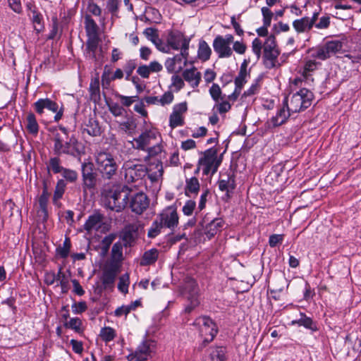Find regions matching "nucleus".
Wrapping results in <instances>:
<instances>
[{"label":"nucleus","mask_w":361,"mask_h":361,"mask_svg":"<svg viewBox=\"0 0 361 361\" xmlns=\"http://www.w3.org/2000/svg\"><path fill=\"white\" fill-rule=\"evenodd\" d=\"M71 247V240L69 238H66L63 246H59L56 250V254L63 259H66L68 257L70 250Z\"/></svg>","instance_id":"41"},{"label":"nucleus","mask_w":361,"mask_h":361,"mask_svg":"<svg viewBox=\"0 0 361 361\" xmlns=\"http://www.w3.org/2000/svg\"><path fill=\"white\" fill-rule=\"evenodd\" d=\"M129 286V274L126 273L119 277V282L118 283V289L123 293H127L128 291Z\"/></svg>","instance_id":"52"},{"label":"nucleus","mask_w":361,"mask_h":361,"mask_svg":"<svg viewBox=\"0 0 361 361\" xmlns=\"http://www.w3.org/2000/svg\"><path fill=\"white\" fill-rule=\"evenodd\" d=\"M118 272V268L116 264H111L104 269L101 277L104 289H112L114 288Z\"/></svg>","instance_id":"14"},{"label":"nucleus","mask_w":361,"mask_h":361,"mask_svg":"<svg viewBox=\"0 0 361 361\" xmlns=\"http://www.w3.org/2000/svg\"><path fill=\"white\" fill-rule=\"evenodd\" d=\"M247 76H250V73H245L242 72L238 73L234 80L235 86L238 87V89L242 90L243 88V86L247 82Z\"/></svg>","instance_id":"56"},{"label":"nucleus","mask_w":361,"mask_h":361,"mask_svg":"<svg viewBox=\"0 0 361 361\" xmlns=\"http://www.w3.org/2000/svg\"><path fill=\"white\" fill-rule=\"evenodd\" d=\"M81 175L83 192L94 190L97 184L98 174L92 162L85 161L82 163Z\"/></svg>","instance_id":"6"},{"label":"nucleus","mask_w":361,"mask_h":361,"mask_svg":"<svg viewBox=\"0 0 361 361\" xmlns=\"http://www.w3.org/2000/svg\"><path fill=\"white\" fill-rule=\"evenodd\" d=\"M276 46V37L274 35H271L264 42V51L279 50Z\"/></svg>","instance_id":"54"},{"label":"nucleus","mask_w":361,"mask_h":361,"mask_svg":"<svg viewBox=\"0 0 361 361\" xmlns=\"http://www.w3.org/2000/svg\"><path fill=\"white\" fill-rule=\"evenodd\" d=\"M283 240V235L272 234L269 236V245L271 247H275L278 244L281 243Z\"/></svg>","instance_id":"64"},{"label":"nucleus","mask_w":361,"mask_h":361,"mask_svg":"<svg viewBox=\"0 0 361 361\" xmlns=\"http://www.w3.org/2000/svg\"><path fill=\"white\" fill-rule=\"evenodd\" d=\"M152 342L143 341L134 352L127 356V358L129 361H146L152 357Z\"/></svg>","instance_id":"12"},{"label":"nucleus","mask_w":361,"mask_h":361,"mask_svg":"<svg viewBox=\"0 0 361 361\" xmlns=\"http://www.w3.org/2000/svg\"><path fill=\"white\" fill-rule=\"evenodd\" d=\"M49 195L50 193L49 192H42L38 200L40 209L39 212H41L40 216H42L43 221H47L48 219L47 204Z\"/></svg>","instance_id":"32"},{"label":"nucleus","mask_w":361,"mask_h":361,"mask_svg":"<svg viewBox=\"0 0 361 361\" xmlns=\"http://www.w3.org/2000/svg\"><path fill=\"white\" fill-rule=\"evenodd\" d=\"M192 325L199 327L200 335L202 338V341L197 347V350L202 351L216 337L219 331L218 326L208 316L199 317L194 321Z\"/></svg>","instance_id":"3"},{"label":"nucleus","mask_w":361,"mask_h":361,"mask_svg":"<svg viewBox=\"0 0 361 361\" xmlns=\"http://www.w3.org/2000/svg\"><path fill=\"white\" fill-rule=\"evenodd\" d=\"M188 110L187 102H183L176 104L173 108V112L169 116V126L172 128L183 126L185 123L182 114Z\"/></svg>","instance_id":"13"},{"label":"nucleus","mask_w":361,"mask_h":361,"mask_svg":"<svg viewBox=\"0 0 361 361\" xmlns=\"http://www.w3.org/2000/svg\"><path fill=\"white\" fill-rule=\"evenodd\" d=\"M60 156H55L51 157L49 161L48 169L51 170L54 173H61L65 167L61 166V161L59 158Z\"/></svg>","instance_id":"43"},{"label":"nucleus","mask_w":361,"mask_h":361,"mask_svg":"<svg viewBox=\"0 0 361 361\" xmlns=\"http://www.w3.org/2000/svg\"><path fill=\"white\" fill-rule=\"evenodd\" d=\"M133 191L127 185H117L109 190L106 195V206L109 209L120 212L128 204Z\"/></svg>","instance_id":"2"},{"label":"nucleus","mask_w":361,"mask_h":361,"mask_svg":"<svg viewBox=\"0 0 361 361\" xmlns=\"http://www.w3.org/2000/svg\"><path fill=\"white\" fill-rule=\"evenodd\" d=\"M158 257L159 250L156 248H152L144 252L140 264L144 267L153 264L157 262Z\"/></svg>","instance_id":"28"},{"label":"nucleus","mask_w":361,"mask_h":361,"mask_svg":"<svg viewBox=\"0 0 361 361\" xmlns=\"http://www.w3.org/2000/svg\"><path fill=\"white\" fill-rule=\"evenodd\" d=\"M219 189L222 192H226L225 197L227 200L230 199L231 194L235 189V177L234 174H228L227 179H220L218 180Z\"/></svg>","instance_id":"18"},{"label":"nucleus","mask_w":361,"mask_h":361,"mask_svg":"<svg viewBox=\"0 0 361 361\" xmlns=\"http://www.w3.org/2000/svg\"><path fill=\"white\" fill-rule=\"evenodd\" d=\"M57 278L59 281V285L61 288L62 293H66L68 290V280L67 279L65 274L62 271V267H59Z\"/></svg>","instance_id":"47"},{"label":"nucleus","mask_w":361,"mask_h":361,"mask_svg":"<svg viewBox=\"0 0 361 361\" xmlns=\"http://www.w3.org/2000/svg\"><path fill=\"white\" fill-rule=\"evenodd\" d=\"M125 176L128 182L142 180L147 174L148 169L144 164H134L132 161L124 164Z\"/></svg>","instance_id":"10"},{"label":"nucleus","mask_w":361,"mask_h":361,"mask_svg":"<svg viewBox=\"0 0 361 361\" xmlns=\"http://www.w3.org/2000/svg\"><path fill=\"white\" fill-rule=\"evenodd\" d=\"M61 176L65 179L64 180L73 183L76 182L78 178V174L76 171L64 168L63 170L61 171Z\"/></svg>","instance_id":"46"},{"label":"nucleus","mask_w":361,"mask_h":361,"mask_svg":"<svg viewBox=\"0 0 361 361\" xmlns=\"http://www.w3.org/2000/svg\"><path fill=\"white\" fill-rule=\"evenodd\" d=\"M53 141V151L56 156L66 154L74 158H80L85 154L84 146L74 135L64 138L63 135L56 133L54 135Z\"/></svg>","instance_id":"1"},{"label":"nucleus","mask_w":361,"mask_h":361,"mask_svg":"<svg viewBox=\"0 0 361 361\" xmlns=\"http://www.w3.org/2000/svg\"><path fill=\"white\" fill-rule=\"evenodd\" d=\"M57 102L48 97L39 99L33 104L35 111L39 115H42L44 109L55 112L57 110Z\"/></svg>","instance_id":"17"},{"label":"nucleus","mask_w":361,"mask_h":361,"mask_svg":"<svg viewBox=\"0 0 361 361\" xmlns=\"http://www.w3.org/2000/svg\"><path fill=\"white\" fill-rule=\"evenodd\" d=\"M89 91L91 99L94 102H99L101 99L99 78L98 73L97 74L96 77L92 78L90 84Z\"/></svg>","instance_id":"30"},{"label":"nucleus","mask_w":361,"mask_h":361,"mask_svg":"<svg viewBox=\"0 0 361 361\" xmlns=\"http://www.w3.org/2000/svg\"><path fill=\"white\" fill-rule=\"evenodd\" d=\"M99 41V37H87L85 51V54L87 58L94 61H98L96 52L98 49Z\"/></svg>","instance_id":"23"},{"label":"nucleus","mask_w":361,"mask_h":361,"mask_svg":"<svg viewBox=\"0 0 361 361\" xmlns=\"http://www.w3.org/2000/svg\"><path fill=\"white\" fill-rule=\"evenodd\" d=\"M116 335L115 330L110 326L102 328L99 334L102 341L106 343L113 341L115 338Z\"/></svg>","instance_id":"44"},{"label":"nucleus","mask_w":361,"mask_h":361,"mask_svg":"<svg viewBox=\"0 0 361 361\" xmlns=\"http://www.w3.org/2000/svg\"><path fill=\"white\" fill-rule=\"evenodd\" d=\"M185 298L188 303L185 305L184 312L190 314L200 304L199 288L196 281L193 279L188 281L185 286Z\"/></svg>","instance_id":"9"},{"label":"nucleus","mask_w":361,"mask_h":361,"mask_svg":"<svg viewBox=\"0 0 361 361\" xmlns=\"http://www.w3.org/2000/svg\"><path fill=\"white\" fill-rule=\"evenodd\" d=\"M150 139L149 132L142 133L138 137L134 139L135 144H133V147L136 149L144 150L149 145Z\"/></svg>","instance_id":"36"},{"label":"nucleus","mask_w":361,"mask_h":361,"mask_svg":"<svg viewBox=\"0 0 361 361\" xmlns=\"http://www.w3.org/2000/svg\"><path fill=\"white\" fill-rule=\"evenodd\" d=\"M293 26L298 33L310 31L312 27L308 21V17L305 16L300 19L295 20L293 22Z\"/></svg>","instance_id":"34"},{"label":"nucleus","mask_w":361,"mask_h":361,"mask_svg":"<svg viewBox=\"0 0 361 361\" xmlns=\"http://www.w3.org/2000/svg\"><path fill=\"white\" fill-rule=\"evenodd\" d=\"M82 320L78 317L71 318L69 321L63 322V326L66 329L74 330L76 333H81Z\"/></svg>","instance_id":"40"},{"label":"nucleus","mask_w":361,"mask_h":361,"mask_svg":"<svg viewBox=\"0 0 361 361\" xmlns=\"http://www.w3.org/2000/svg\"><path fill=\"white\" fill-rule=\"evenodd\" d=\"M87 126V132L90 135L98 136L101 134L99 122L94 118H90Z\"/></svg>","instance_id":"38"},{"label":"nucleus","mask_w":361,"mask_h":361,"mask_svg":"<svg viewBox=\"0 0 361 361\" xmlns=\"http://www.w3.org/2000/svg\"><path fill=\"white\" fill-rule=\"evenodd\" d=\"M300 319L293 320L290 324L303 326L305 329L310 330L312 332H315L319 330L317 322L314 321L311 317H307L305 313L300 312Z\"/></svg>","instance_id":"21"},{"label":"nucleus","mask_w":361,"mask_h":361,"mask_svg":"<svg viewBox=\"0 0 361 361\" xmlns=\"http://www.w3.org/2000/svg\"><path fill=\"white\" fill-rule=\"evenodd\" d=\"M261 11L263 16V24L265 26H270L274 13L268 7L265 6L262 7Z\"/></svg>","instance_id":"55"},{"label":"nucleus","mask_w":361,"mask_h":361,"mask_svg":"<svg viewBox=\"0 0 361 361\" xmlns=\"http://www.w3.org/2000/svg\"><path fill=\"white\" fill-rule=\"evenodd\" d=\"M116 97L118 98L121 102L122 106H126L129 107L135 100V99L138 98V96H134V97H128L121 95L118 93L115 94Z\"/></svg>","instance_id":"58"},{"label":"nucleus","mask_w":361,"mask_h":361,"mask_svg":"<svg viewBox=\"0 0 361 361\" xmlns=\"http://www.w3.org/2000/svg\"><path fill=\"white\" fill-rule=\"evenodd\" d=\"M196 207V202L194 200H187L185 205L183 207V212L186 216H190L192 214Z\"/></svg>","instance_id":"60"},{"label":"nucleus","mask_w":361,"mask_h":361,"mask_svg":"<svg viewBox=\"0 0 361 361\" xmlns=\"http://www.w3.org/2000/svg\"><path fill=\"white\" fill-rule=\"evenodd\" d=\"M106 103L111 114L116 117L121 116L124 113H126V109L116 102H114L111 100H106Z\"/></svg>","instance_id":"39"},{"label":"nucleus","mask_w":361,"mask_h":361,"mask_svg":"<svg viewBox=\"0 0 361 361\" xmlns=\"http://www.w3.org/2000/svg\"><path fill=\"white\" fill-rule=\"evenodd\" d=\"M97 170L104 179H111L116 173L118 165L109 152H100L95 156Z\"/></svg>","instance_id":"4"},{"label":"nucleus","mask_w":361,"mask_h":361,"mask_svg":"<svg viewBox=\"0 0 361 361\" xmlns=\"http://www.w3.org/2000/svg\"><path fill=\"white\" fill-rule=\"evenodd\" d=\"M331 54L329 50L326 49L325 44L322 47H319L317 49L314 53L312 54V57L317 58L320 60H326L331 56Z\"/></svg>","instance_id":"51"},{"label":"nucleus","mask_w":361,"mask_h":361,"mask_svg":"<svg viewBox=\"0 0 361 361\" xmlns=\"http://www.w3.org/2000/svg\"><path fill=\"white\" fill-rule=\"evenodd\" d=\"M313 93L306 88H302L293 94L290 99L289 109L291 113H298L307 109L312 104Z\"/></svg>","instance_id":"5"},{"label":"nucleus","mask_w":361,"mask_h":361,"mask_svg":"<svg viewBox=\"0 0 361 361\" xmlns=\"http://www.w3.org/2000/svg\"><path fill=\"white\" fill-rule=\"evenodd\" d=\"M112 257L120 259L123 256V245L121 242H116L113 245L111 249Z\"/></svg>","instance_id":"59"},{"label":"nucleus","mask_w":361,"mask_h":361,"mask_svg":"<svg viewBox=\"0 0 361 361\" xmlns=\"http://www.w3.org/2000/svg\"><path fill=\"white\" fill-rule=\"evenodd\" d=\"M262 48V41L259 38H255L252 42V49L253 53L256 55L257 59L261 56V50Z\"/></svg>","instance_id":"63"},{"label":"nucleus","mask_w":361,"mask_h":361,"mask_svg":"<svg viewBox=\"0 0 361 361\" xmlns=\"http://www.w3.org/2000/svg\"><path fill=\"white\" fill-rule=\"evenodd\" d=\"M104 219V216L102 214L94 212L89 216L83 226L84 229L88 233L92 230L98 231L102 226Z\"/></svg>","instance_id":"19"},{"label":"nucleus","mask_w":361,"mask_h":361,"mask_svg":"<svg viewBox=\"0 0 361 361\" xmlns=\"http://www.w3.org/2000/svg\"><path fill=\"white\" fill-rule=\"evenodd\" d=\"M143 34L152 43H155V41L158 40V38L159 37L157 29L154 28V27H147V28H146L144 30Z\"/></svg>","instance_id":"57"},{"label":"nucleus","mask_w":361,"mask_h":361,"mask_svg":"<svg viewBox=\"0 0 361 361\" xmlns=\"http://www.w3.org/2000/svg\"><path fill=\"white\" fill-rule=\"evenodd\" d=\"M279 54V50L264 51L263 59L265 67L269 69L275 68Z\"/></svg>","instance_id":"29"},{"label":"nucleus","mask_w":361,"mask_h":361,"mask_svg":"<svg viewBox=\"0 0 361 361\" xmlns=\"http://www.w3.org/2000/svg\"><path fill=\"white\" fill-rule=\"evenodd\" d=\"M288 106V97L286 96L283 100L282 106L278 109L276 114L265 123L268 129H272L285 124L291 115Z\"/></svg>","instance_id":"7"},{"label":"nucleus","mask_w":361,"mask_h":361,"mask_svg":"<svg viewBox=\"0 0 361 361\" xmlns=\"http://www.w3.org/2000/svg\"><path fill=\"white\" fill-rule=\"evenodd\" d=\"M200 183L196 177L187 178L185 180V195L190 197L191 194L197 195L200 190Z\"/></svg>","instance_id":"31"},{"label":"nucleus","mask_w":361,"mask_h":361,"mask_svg":"<svg viewBox=\"0 0 361 361\" xmlns=\"http://www.w3.org/2000/svg\"><path fill=\"white\" fill-rule=\"evenodd\" d=\"M226 350L223 346L210 348L205 355L204 361H226Z\"/></svg>","instance_id":"20"},{"label":"nucleus","mask_w":361,"mask_h":361,"mask_svg":"<svg viewBox=\"0 0 361 361\" xmlns=\"http://www.w3.org/2000/svg\"><path fill=\"white\" fill-rule=\"evenodd\" d=\"M331 55L335 54L342 49L343 44L339 40L329 41L324 44Z\"/></svg>","instance_id":"48"},{"label":"nucleus","mask_w":361,"mask_h":361,"mask_svg":"<svg viewBox=\"0 0 361 361\" xmlns=\"http://www.w3.org/2000/svg\"><path fill=\"white\" fill-rule=\"evenodd\" d=\"M224 221L221 218H216L207 224L204 229V234L208 239H212L220 232L224 225Z\"/></svg>","instance_id":"24"},{"label":"nucleus","mask_w":361,"mask_h":361,"mask_svg":"<svg viewBox=\"0 0 361 361\" xmlns=\"http://www.w3.org/2000/svg\"><path fill=\"white\" fill-rule=\"evenodd\" d=\"M72 311L75 314H81L86 311L87 305L85 301H80L79 302H74L72 306Z\"/></svg>","instance_id":"61"},{"label":"nucleus","mask_w":361,"mask_h":361,"mask_svg":"<svg viewBox=\"0 0 361 361\" xmlns=\"http://www.w3.org/2000/svg\"><path fill=\"white\" fill-rule=\"evenodd\" d=\"M164 228L162 224L156 218L152 222L150 228L147 233V237L149 238H154L161 233V229Z\"/></svg>","instance_id":"45"},{"label":"nucleus","mask_w":361,"mask_h":361,"mask_svg":"<svg viewBox=\"0 0 361 361\" xmlns=\"http://www.w3.org/2000/svg\"><path fill=\"white\" fill-rule=\"evenodd\" d=\"M128 204L133 212L141 214L148 207L149 200L147 195L142 192L130 193Z\"/></svg>","instance_id":"11"},{"label":"nucleus","mask_w":361,"mask_h":361,"mask_svg":"<svg viewBox=\"0 0 361 361\" xmlns=\"http://www.w3.org/2000/svg\"><path fill=\"white\" fill-rule=\"evenodd\" d=\"M216 164V159L209 158L207 157H201L197 165L204 166L203 168V174L208 175L209 173H212L213 168Z\"/></svg>","instance_id":"37"},{"label":"nucleus","mask_w":361,"mask_h":361,"mask_svg":"<svg viewBox=\"0 0 361 361\" xmlns=\"http://www.w3.org/2000/svg\"><path fill=\"white\" fill-rule=\"evenodd\" d=\"M213 48L219 58H228L232 56L233 50L224 42V38L221 35H217L213 41Z\"/></svg>","instance_id":"15"},{"label":"nucleus","mask_w":361,"mask_h":361,"mask_svg":"<svg viewBox=\"0 0 361 361\" xmlns=\"http://www.w3.org/2000/svg\"><path fill=\"white\" fill-rule=\"evenodd\" d=\"M157 219L162 224L164 228H168L174 230L178 225L179 217L177 213V206L173 204L166 207L157 215Z\"/></svg>","instance_id":"8"},{"label":"nucleus","mask_w":361,"mask_h":361,"mask_svg":"<svg viewBox=\"0 0 361 361\" xmlns=\"http://www.w3.org/2000/svg\"><path fill=\"white\" fill-rule=\"evenodd\" d=\"M139 230V225L129 224L127 225L122 235V240L124 241V245H131V243L135 241Z\"/></svg>","instance_id":"22"},{"label":"nucleus","mask_w":361,"mask_h":361,"mask_svg":"<svg viewBox=\"0 0 361 361\" xmlns=\"http://www.w3.org/2000/svg\"><path fill=\"white\" fill-rule=\"evenodd\" d=\"M27 16L33 25V28L37 33H40L44 30V18L41 12L39 11L38 8H37L35 11H32V12L30 13H27Z\"/></svg>","instance_id":"25"},{"label":"nucleus","mask_w":361,"mask_h":361,"mask_svg":"<svg viewBox=\"0 0 361 361\" xmlns=\"http://www.w3.org/2000/svg\"><path fill=\"white\" fill-rule=\"evenodd\" d=\"M331 54L329 50L326 49L325 44L322 47H319L317 49L314 53L312 54V57L317 58L320 60H326L331 56Z\"/></svg>","instance_id":"50"},{"label":"nucleus","mask_w":361,"mask_h":361,"mask_svg":"<svg viewBox=\"0 0 361 361\" xmlns=\"http://www.w3.org/2000/svg\"><path fill=\"white\" fill-rule=\"evenodd\" d=\"M183 77L184 80L189 82L193 88L197 87L201 80V73L197 71V68L195 67H192L190 69H185L183 72Z\"/></svg>","instance_id":"26"},{"label":"nucleus","mask_w":361,"mask_h":361,"mask_svg":"<svg viewBox=\"0 0 361 361\" xmlns=\"http://www.w3.org/2000/svg\"><path fill=\"white\" fill-rule=\"evenodd\" d=\"M209 92L211 97L214 102H219L220 99H223L221 97V90L218 84L213 83L212 87L209 88Z\"/></svg>","instance_id":"53"},{"label":"nucleus","mask_w":361,"mask_h":361,"mask_svg":"<svg viewBox=\"0 0 361 361\" xmlns=\"http://www.w3.org/2000/svg\"><path fill=\"white\" fill-rule=\"evenodd\" d=\"M51 23V29L47 37L48 39H54L58 34L60 37L62 32L61 30L60 32L59 30V20L56 16L52 17Z\"/></svg>","instance_id":"49"},{"label":"nucleus","mask_w":361,"mask_h":361,"mask_svg":"<svg viewBox=\"0 0 361 361\" xmlns=\"http://www.w3.org/2000/svg\"><path fill=\"white\" fill-rule=\"evenodd\" d=\"M212 54V49L204 40H200L197 51V56L202 61L209 59Z\"/></svg>","instance_id":"33"},{"label":"nucleus","mask_w":361,"mask_h":361,"mask_svg":"<svg viewBox=\"0 0 361 361\" xmlns=\"http://www.w3.org/2000/svg\"><path fill=\"white\" fill-rule=\"evenodd\" d=\"M188 39L190 38L185 37L180 31L174 30L169 31L166 42L169 48L174 50H178L180 48L182 43H183L184 39Z\"/></svg>","instance_id":"16"},{"label":"nucleus","mask_w":361,"mask_h":361,"mask_svg":"<svg viewBox=\"0 0 361 361\" xmlns=\"http://www.w3.org/2000/svg\"><path fill=\"white\" fill-rule=\"evenodd\" d=\"M66 186V183L63 179H60L57 181L53 196V202L54 204L63 197Z\"/></svg>","instance_id":"42"},{"label":"nucleus","mask_w":361,"mask_h":361,"mask_svg":"<svg viewBox=\"0 0 361 361\" xmlns=\"http://www.w3.org/2000/svg\"><path fill=\"white\" fill-rule=\"evenodd\" d=\"M84 24L87 37H99V27L90 15L85 16Z\"/></svg>","instance_id":"27"},{"label":"nucleus","mask_w":361,"mask_h":361,"mask_svg":"<svg viewBox=\"0 0 361 361\" xmlns=\"http://www.w3.org/2000/svg\"><path fill=\"white\" fill-rule=\"evenodd\" d=\"M26 129L29 133L36 135L39 132V125L36 116L32 112H29L26 118Z\"/></svg>","instance_id":"35"},{"label":"nucleus","mask_w":361,"mask_h":361,"mask_svg":"<svg viewBox=\"0 0 361 361\" xmlns=\"http://www.w3.org/2000/svg\"><path fill=\"white\" fill-rule=\"evenodd\" d=\"M8 7L15 13L20 14L23 12V8L20 0H7Z\"/></svg>","instance_id":"62"}]
</instances>
